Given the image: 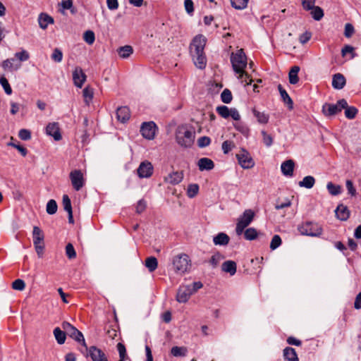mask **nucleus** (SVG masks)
I'll return each instance as SVG.
<instances>
[{
  "instance_id": "24",
  "label": "nucleus",
  "mask_w": 361,
  "mask_h": 361,
  "mask_svg": "<svg viewBox=\"0 0 361 361\" xmlns=\"http://www.w3.org/2000/svg\"><path fill=\"white\" fill-rule=\"evenodd\" d=\"M322 112L326 116H332L340 112V109H338L336 104L326 103L322 106Z\"/></svg>"
},
{
  "instance_id": "19",
  "label": "nucleus",
  "mask_w": 361,
  "mask_h": 361,
  "mask_svg": "<svg viewBox=\"0 0 361 361\" xmlns=\"http://www.w3.org/2000/svg\"><path fill=\"white\" fill-rule=\"evenodd\" d=\"M117 119L122 123L129 120L130 116V109L127 106H121L116 110Z\"/></svg>"
},
{
  "instance_id": "54",
  "label": "nucleus",
  "mask_w": 361,
  "mask_h": 361,
  "mask_svg": "<svg viewBox=\"0 0 361 361\" xmlns=\"http://www.w3.org/2000/svg\"><path fill=\"white\" fill-rule=\"evenodd\" d=\"M15 57L20 61H25L29 59L30 54L26 50L23 49L21 51L16 52L15 54Z\"/></svg>"
},
{
  "instance_id": "42",
  "label": "nucleus",
  "mask_w": 361,
  "mask_h": 361,
  "mask_svg": "<svg viewBox=\"0 0 361 361\" xmlns=\"http://www.w3.org/2000/svg\"><path fill=\"white\" fill-rule=\"evenodd\" d=\"M224 256L219 252L214 254L210 260L209 263L213 267H216L221 260H224Z\"/></svg>"
},
{
  "instance_id": "35",
  "label": "nucleus",
  "mask_w": 361,
  "mask_h": 361,
  "mask_svg": "<svg viewBox=\"0 0 361 361\" xmlns=\"http://www.w3.org/2000/svg\"><path fill=\"white\" fill-rule=\"evenodd\" d=\"M188 350L185 347L174 346L171 350V353L174 357H185Z\"/></svg>"
},
{
  "instance_id": "4",
  "label": "nucleus",
  "mask_w": 361,
  "mask_h": 361,
  "mask_svg": "<svg viewBox=\"0 0 361 361\" xmlns=\"http://www.w3.org/2000/svg\"><path fill=\"white\" fill-rule=\"evenodd\" d=\"M61 329H63L66 331V334L69 336L71 338L74 339L78 343L82 344V345L84 346L85 349H87V346L85 343L83 334L78 329H76L75 326H73L68 322H62Z\"/></svg>"
},
{
  "instance_id": "40",
  "label": "nucleus",
  "mask_w": 361,
  "mask_h": 361,
  "mask_svg": "<svg viewBox=\"0 0 361 361\" xmlns=\"http://www.w3.org/2000/svg\"><path fill=\"white\" fill-rule=\"evenodd\" d=\"M57 203L54 200H50L48 201L46 207V211L47 214H54L57 212Z\"/></svg>"
},
{
  "instance_id": "17",
  "label": "nucleus",
  "mask_w": 361,
  "mask_h": 361,
  "mask_svg": "<svg viewBox=\"0 0 361 361\" xmlns=\"http://www.w3.org/2000/svg\"><path fill=\"white\" fill-rule=\"evenodd\" d=\"M197 166L201 171H210L214 169V164L212 159L203 157L198 160Z\"/></svg>"
},
{
  "instance_id": "43",
  "label": "nucleus",
  "mask_w": 361,
  "mask_h": 361,
  "mask_svg": "<svg viewBox=\"0 0 361 361\" xmlns=\"http://www.w3.org/2000/svg\"><path fill=\"white\" fill-rule=\"evenodd\" d=\"M199 191V185L197 184H190L188 187L187 195L189 197H195Z\"/></svg>"
},
{
  "instance_id": "50",
  "label": "nucleus",
  "mask_w": 361,
  "mask_h": 361,
  "mask_svg": "<svg viewBox=\"0 0 361 361\" xmlns=\"http://www.w3.org/2000/svg\"><path fill=\"white\" fill-rule=\"evenodd\" d=\"M0 84L1 85L2 87L4 88L5 92L10 95L12 93V89L7 80V79L5 77H1L0 78Z\"/></svg>"
},
{
  "instance_id": "32",
  "label": "nucleus",
  "mask_w": 361,
  "mask_h": 361,
  "mask_svg": "<svg viewBox=\"0 0 361 361\" xmlns=\"http://www.w3.org/2000/svg\"><path fill=\"white\" fill-rule=\"evenodd\" d=\"M299 71H300V68L297 66L292 67V68L290 69L289 74H288L289 82L290 84L294 85V84H296L299 81V78L298 76V73Z\"/></svg>"
},
{
  "instance_id": "47",
  "label": "nucleus",
  "mask_w": 361,
  "mask_h": 361,
  "mask_svg": "<svg viewBox=\"0 0 361 361\" xmlns=\"http://www.w3.org/2000/svg\"><path fill=\"white\" fill-rule=\"evenodd\" d=\"M355 49L350 45H345L341 50L342 56H345L347 54H350V59H354L356 56V54L354 51Z\"/></svg>"
},
{
  "instance_id": "44",
  "label": "nucleus",
  "mask_w": 361,
  "mask_h": 361,
  "mask_svg": "<svg viewBox=\"0 0 361 361\" xmlns=\"http://www.w3.org/2000/svg\"><path fill=\"white\" fill-rule=\"evenodd\" d=\"M83 39L87 44L90 45L92 44L95 40V35L94 32L92 30H87L84 33Z\"/></svg>"
},
{
  "instance_id": "18",
  "label": "nucleus",
  "mask_w": 361,
  "mask_h": 361,
  "mask_svg": "<svg viewBox=\"0 0 361 361\" xmlns=\"http://www.w3.org/2000/svg\"><path fill=\"white\" fill-rule=\"evenodd\" d=\"M336 216L341 221H346L350 216L348 208L343 204H339L335 210Z\"/></svg>"
},
{
  "instance_id": "63",
  "label": "nucleus",
  "mask_w": 361,
  "mask_h": 361,
  "mask_svg": "<svg viewBox=\"0 0 361 361\" xmlns=\"http://www.w3.org/2000/svg\"><path fill=\"white\" fill-rule=\"evenodd\" d=\"M311 37L312 33L309 31H306L300 36L299 41L301 44H305L310 39Z\"/></svg>"
},
{
  "instance_id": "62",
  "label": "nucleus",
  "mask_w": 361,
  "mask_h": 361,
  "mask_svg": "<svg viewBox=\"0 0 361 361\" xmlns=\"http://www.w3.org/2000/svg\"><path fill=\"white\" fill-rule=\"evenodd\" d=\"M184 6L186 12L188 14H191L194 11V4L192 0H185L184 1Z\"/></svg>"
},
{
  "instance_id": "16",
  "label": "nucleus",
  "mask_w": 361,
  "mask_h": 361,
  "mask_svg": "<svg viewBox=\"0 0 361 361\" xmlns=\"http://www.w3.org/2000/svg\"><path fill=\"white\" fill-rule=\"evenodd\" d=\"M295 163L292 159H288L281 164L282 173L286 176H293Z\"/></svg>"
},
{
  "instance_id": "14",
  "label": "nucleus",
  "mask_w": 361,
  "mask_h": 361,
  "mask_svg": "<svg viewBox=\"0 0 361 361\" xmlns=\"http://www.w3.org/2000/svg\"><path fill=\"white\" fill-rule=\"evenodd\" d=\"M86 75L81 68L77 67L73 71V80L74 85L79 88H81L86 80Z\"/></svg>"
},
{
  "instance_id": "13",
  "label": "nucleus",
  "mask_w": 361,
  "mask_h": 361,
  "mask_svg": "<svg viewBox=\"0 0 361 361\" xmlns=\"http://www.w3.org/2000/svg\"><path fill=\"white\" fill-rule=\"evenodd\" d=\"M88 350V355L92 361H108L105 353L96 346H90L86 349Z\"/></svg>"
},
{
  "instance_id": "12",
  "label": "nucleus",
  "mask_w": 361,
  "mask_h": 361,
  "mask_svg": "<svg viewBox=\"0 0 361 361\" xmlns=\"http://www.w3.org/2000/svg\"><path fill=\"white\" fill-rule=\"evenodd\" d=\"M153 166L149 161H142L140 164L139 167L137 169V175L140 178H149L153 173Z\"/></svg>"
},
{
  "instance_id": "11",
  "label": "nucleus",
  "mask_w": 361,
  "mask_h": 361,
  "mask_svg": "<svg viewBox=\"0 0 361 361\" xmlns=\"http://www.w3.org/2000/svg\"><path fill=\"white\" fill-rule=\"evenodd\" d=\"M192 295L188 285H181L177 291L176 300L180 303H185Z\"/></svg>"
},
{
  "instance_id": "1",
  "label": "nucleus",
  "mask_w": 361,
  "mask_h": 361,
  "mask_svg": "<svg viewBox=\"0 0 361 361\" xmlns=\"http://www.w3.org/2000/svg\"><path fill=\"white\" fill-rule=\"evenodd\" d=\"M231 62L235 76L240 82L244 86L250 85L252 79L245 71L247 65V61L243 49H237L235 52L231 53Z\"/></svg>"
},
{
  "instance_id": "9",
  "label": "nucleus",
  "mask_w": 361,
  "mask_h": 361,
  "mask_svg": "<svg viewBox=\"0 0 361 361\" xmlns=\"http://www.w3.org/2000/svg\"><path fill=\"white\" fill-rule=\"evenodd\" d=\"M69 176L74 190H81L85 182L82 172L79 169H75L70 173Z\"/></svg>"
},
{
  "instance_id": "55",
  "label": "nucleus",
  "mask_w": 361,
  "mask_h": 361,
  "mask_svg": "<svg viewBox=\"0 0 361 361\" xmlns=\"http://www.w3.org/2000/svg\"><path fill=\"white\" fill-rule=\"evenodd\" d=\"M211 139L207 136L200 137L197 140V145L200 148H203L209 145Z\"/></svg>"
},
{
  "instance_id": "48",
  "label": "nucleus",
  "mask_w": 361,
  "mask_h": 361,
  "mask_svg": "<svg viewBox=\"0 0 361 361\" xmlns=\"http://www.w3.org/2000/svg\"><path fill=\"white\" fill-rule=\"evenodd\" d=\"M357 112H358V111H357V109L355 107H354V106H348L345 110V116L348 119H353V118H354L356 116Z\"/></svg>"
},
{
  "instance_id": "26",
  "label": "nucleus",
  "mask_w": 361,
  "mask_h": 361,
  "mask_svg": "<svg viewBox=\"0 0 361 361\" xmlns=\"http://www.w3.org/2000/svg\"><path fill=\"white\" fill-rule=\"evenodd\" d=\"M278 89L283 102L288 105L289 109H292L293 108V102L292 99L290 97L287 92L283 88L281 85H278Z\"/></svg>"
},
{
  "instance_id": "38",
  "label": "nucleus",
  "mask_w": 361,
  "mask_h": 361,
  "mask_svg": "<svg viewBox=\"0 0 361 361\" xmlns=\"http://www.w3.org/2000/svg\"><path fill=\"white\" fill-rule=\"evenodd\" d=\"M231 6L237 10H243L247 6L249 0H230Z\"/></svg>"
},
{
  "instance_id": "39",
  "label": "nucleus",
  "mask_w": 361,
  "mask_h": 361,
  "mask_svg": "<svg viewBox=\"0 0 361 361\" xmlns=\"http://www.w3.org/2000/svg\"><path fill=\"white\" fill-rule=\"evenodd\" d=\"M311 15L315 20H320L324 16V12L320 7L314 6L311 9Z\"/></svg>"
},
{
  "instance_id": "21",
  "label": "nucleus",
  "mask_w": 361,
  "mask_h": 361,
  "mask_svg": "<svg viewBox=\"0 0 361 361\" xmlns=\"http://www.w3.org/2000/svg\"><path fill=\"white\" fill-rule=\"evenodd\" d=\"M183 178V173L181 171H174L168 175L165 178L166 182L172 184L177 185L182 181Z\"/></svg>"
},
{
  "instance_id": "41",
  "label": "nucleus",
  "mask_w": 361,
  "mask_h": 361,
  "mask_svg": "<svg viewBox=\"0 0 361 361\" xmlns=\"http://www.w3.org/2000/svg\"><path fill=\"white\" fill-rule=\"evenodd\" d=\"M231 117L232 119H233L235 121H239L240 120V115L239 114V111L235 108H230L228 109L227 107V118Z\"/></svg>"
},
{
  "instance_id": "22",
  "label": "nucleus",
  "mask_w": 361,
  "mask_h": 361,
  "mask_svg": "<svg viewBox=\"0 0 361 361\" xmlns=\"http://www.w3.org/2000/svg\"><path fill=\"white\" fill-rule=\"evenodd\" d=\"M345 78L341 73H336L333 76L332 86L334 89L341 90L345 85Z\"/></svg>"
},
{
  "instance_id": "30",
  "label": "nucleus",
  "mask_w": 361,
  "mask_h": 361,
  "mask_svg": "<svg viewBox=\"0 0 361 361\" xmlns=\"http://www.w3.org/2000/svg\"><path fill=\"white\" fill-rule=\"evenodd\" d=\"M117 51L121 58L127 59L133 54V49L131 46L126 45L119 47Z\"/></svg>"
},
{
  "instance_id": "37",
  "label": "nucleus",
  "mask_w": 361,
  "mask_h": 361,
  "mask_svg": "<svg viewBox=\"0 0 361 361\" xmlns=\"http://www.w3.org/2000/svg\"><path fill=\"white\" fill-rule=\"evenodd\" d=\"M254 116L257 118V121L260 123L265 124L269 121V116L265 114L264 112H260L255 109H252Z\"/></svg>"
},
{
  "instance_id": "29",
  "label": "nucleus",
  "mask_w": 361,
  "mask_h": 361,
  "mask_svg": "<svg viewBox=\"0 0 361 361\" xmlns=\"http://www.w3.org/2000/svg\"><path fill=\"white\" fill-rule=\"evenodd\" d=\"M315 183V179L312 176H307L303 178V179L299 182L298 185L301 188H305L307 189L312 188Z\"/></svg>"
},
{
  "instance_id": "58",
  "label": "nucleus",
  "mask_w": 361,
  "mask_h": 361,
  "mask_svg": "<svg viewBox=\"0 0 361 361\" xmlns=\"http://www.w3.org/2000/svg\"><path fill=\"white\" fill-rule=\"evenodd\" d=\"M147 207V202L143 200H140L135 207V211L137 214L142 213Z\"/></svg>"
},
{
  "instance_id": "15",
  "label": "nucleus",
  "mask_w": 361,
  "mask_h": 361,
  "mask_svg": "<svg viewBox=\"0 0 361 361\" xmlns=\"http://www.w3.org/2000/svg\"><path fill=\"white\" fill-rule=\"evenodd\" d=\"M46 133L47 135L54 137L55 140H60L61 135L58 123H50L46 127Z\"/></svg>"
},
{
  "instance_id": "23",
  "label": "nucleus",
  "mask_w": 361,
  "mask_h": 361,
  "mask_svg": "<svg viewBox=\"0 0 361 361\" xmlns=\"http://www.w3.org/2000/svg\"><path fill=\"white\" fill-rule=\"evenodd\" d=\"M32 238H33V245L44 243V232L39 227H38L37 226H35L33 227Z\"/></svg>"
},
{
  "instance_id": "8",
  "label": "nucleus",
  "mask_w": 361,
  "mask_h": 361,
  "mask_svg": "<svg viewBox=\"0 0 361 361\" xmlns=\"http://www.w3.org/2000/svg\"><path fill=\"white\" fill-rule=\"evenodd\" d=\"M238 164L244 169H249L255 166V161L250 155V153L242 149L238 153L235 154Z\"/></svg>"
},
{
  "instance_id": "34",
  "label": "nucleus",
  "mask_w": 361,
  "mask_h": 361,
  "mask_svg": "<svg viewBox=\"0 0 361 361\" xmlns=\"http://www.w3.org/2000/svg\"><path fill=\"white\" fill-rule=\"evenodd\" d=\"M329 192L334 196L338 195L342 192V188L339 185H335L331 182H329L326 185Z\"/></svg>"
},
{
  "instance_id": "61",
  "label": "nucleus",
  "mask_w": 361,
  "mask_h": 361,
  "mask_svg": "<svg viewBox=\"0 0 361 361\" xmlns=\"http://www.w3.org/2000/svg\"><path fill=\"white\" fill-rule=\"evenodd\" d=\"M263 136V142L267 147H270L273 143V138L270 135H268L265 131H262Z\"/></svg>"
},
{
  "instance_id": "45",
  "label": "nucleus",
  "mask_w": 361,
  "mask_h": 361,
  "mask_svg": "<svg viewBox=\"0 0 361 361\" xmlns=\"http://www.w3.org/2000/svg\"><path fill=\"white\" fill-rule=\"evenodd\" d=\"M213 242L216 245H226V233H219L217 235L214 237Z\"/></svg>"
},
{
  "instance_id": "52",
  "label": "nucleus",
  "mask_w": 361,
  "mask_h": 361,
  "mask_svg": "<svg viewBox=\"0 0 361 361\" xmlns=\"http://www.w3.org/2000/svg\"><path fill=\"white\" fill-rule=\"evenodd\" d=\"M51 58L54 61L59 63L63 59V53L59 49L56 48L54 49Z\"/></svg>"
},
{
  "instance_id": "10",
  "label": "nucleus",
  "mask_w": 361,
  "mask_h": 361,
  "mask_svg": "<svg viewBox=\"0 0 361 361\" xmlns=\"http://www.w3.org/2000/svg\"><path fill=\"white\" fill-rule=\"evenodd\" d=\"M157 126L154 122H145L140 128L142 135L147 140H153L155 136Z\"/></svg>"
},
{
  "instance_id": "36",
  "label": "nucleus",
  "mask_w": 361,
  "mask_h": 361,
  "mask_svg": "<svg viewBox=\"0 0 361 361\" xmlns=\"http://www.w3.org/2000/svg\"><path fill=\"white\" fill-rule=\"evenodd\" d=\"M243 233H244V238L247 240H253L256 239L258 235L257 230L254 228H247Z\"/></svg>"
},
{
  "instance_id": "56",
  "label": "nucleus",
  "mask_w": 361,
  "mask_h": 361,
  "mask_svg": "<svg viewBox=\"0 0 361 361\" xmlns=\"http://www.w3.org/2000/svg\"><path fill=\"white\" fill-rule=\"evenodd\" d=\"M63 206L65 211L70 212L72 210L71 202L68 195H63Z\"/></svg>"
},
{
  "instance_id": "64",
  "label": "nucleus",
  "mask_w": 361,
  "mask_h": 361,
  "mask_svg": "<svg viewBox=\"0 0 361 361\" xmlns=\"http://www.w3.org/2000/svg\"><path fill=\"white\" fill-rule=\"evenodd\" d=\"M315 4V0H302V5L304 9L307 11L311 10Z\"/></svg>"
},
{
  "instance_id": "2",
  "label": "nucleus",
  "mask_w": 361,
  "mask_h": 361,
  "mask_svg": "<svg viewBox=\"0 0 361 361\" xmlns=\"http://www.w3.org/2000/svg\"><path fill=\"white\" fill-rule=\"evenodd\" d=\"M207 37L199 34L195 35L190 44V53L195 66L199 69H204L207 65V57L204 47L207 44Z\"/></svg>"
},
{
  "instance_id": "49",
  "label": "nucleus",
  "mask_w": 361,
  "mask_h": 361,
  "mask_svg": "<svg viewBox=\"0 0 361 361\" xmlns=\"http://www.w3.org/2000/svg\"><path fill=\"white\" fill-rule=\"evenodd\" d=\"M281 238L279 235H274L270 243V248L272 250H276L281 245Z\"/></svg>"
},
{
  "instance_id": "51",
  "label": "nucleus",
  "mask_w": 361,
  "mask_h": 361,
  "mask_svg": "<svg viewBox=\"0 0 361 361\" xmlns=\"http://www.w3.org/2000/svg\"><path fill=\"white\" fill-rule=\"evenodd\" d=\"M117 350L119 353V361H125L126 357V346L122 343H118L117 344Z\"/></svg>"
},
{
  "instance_id": "28",
  "label": "nucleus",
  "mask_w": 361,
  "mask_h": 361,
  "mask_svg": "<svg viewBox=\"0 0 361 361\" xmlns=\"http://www.w3.org/2000/svg\"><path fill=\"white\" fill-rule=\"evenodd\" d=\"M82 96L86 105L89 106L94 96V90L90 86L85 87L82 90Z\"/></svg>"
},
{
  "instance_id": "60",
  "label": "nucleus",
  "mask_w": 361,
  "mask_h": 361,
  "mask_svg": "<svg viewBox=\"0 0 361 361\" xmlns=\"http://www.w3.org/2000/svg\"><path fill=\"white\" fill-rule=\"evenodd\" d=\"M355 32L354 27L350 23H346L345 25V31L344 35L345 37L349 38Z\"/></svg>"
},
{
  "instance_id": "6",
  "label": "nucleus",
  "mask_w": 361,
  "mask_h": 361,
  "mask_svg": "<svg viewBox=\"0 0 361 361\" xmlns=\"http://www.w3.org/2000/svg\"><path fill=\"white\" fill-rule=\"evenodd\" d=\"M173 266L176 272L184 274L190 267L188 255L186 254H179L173 258Z\"/></svg>"
},
{
  "instance_id": "57",
  "label": "nucleus",
  "mask_w": 361,
  "mask_h": 361,
  "mask_svg": "<svg viewBox=\"0 0 361 361\" xmlns=\"http://www.w3.org/2000/svg\"><path fill=\"white\" fill-rule=\"evenodd\" d=\"M236 272V264L231 260H227V273L233 276Z\"/></svg>"
},
{
  "instance_id": "33",
  "label": "nucleus",
  "mask_w": 361,
  "mask_h": 361,
  "mask_svg": "<svg viewBox=\"0 0 361 361\" xmlns=\"http://www.w3.org/2000/svg\"><path fill=\"white\" fill-rule=\"evenodd\" d=\"M15 61V59L13 58L11 59H7L4 60L1 63V67L5 71H13V70H17L20 68V65L14 67L13 62Z\"/></svg>"
},
{
  "instance_id": "53",
  "label": "nucleus",
  "mask_w": 361,
  "mask_h": 361,
  "mask_svg": "<svg viewBox=\"0 0 361 361\" xmlns=\"http://www.w3.org/2000/svg\"><path fill=\"white\" fill-rule=\"evenodd\" d=\"M12 288L17 290H23L25 288V283L22 279H16L12 283Z\"/></svg>"
},
{
  "instance_id": "27",
  "label": "nucleus",
  "mask_w": 361,
  "mask_h": 361,
  "mask_svg": "<svg viewBox=\"0 0 361 361\" xmlns=\"http://www.w3.org/2000/svg\"><path fill=\"white\" fill-rule=\"evenodd\" d=\"M53 334L58 344L62 345L65 343L66 333L63 329L62 330L59 327H56L53 331Z\"/></svg>"
},
{
  "instance_id": "59",
  "label": "nucleus",
  "mask_w": 361,
  "mask_h": 361,
  "mask_svg": "<svg viewBox=\"0 0 361 361\" xmlns=\"http://www.w3.org/2000/svg\"><path fill=\"white\" fill-rule=\"evenodd\" d=\"M18 137L23 140H29L31 138V133L27 129H21L18 133Z\"/></svg>"
},
{
  "instance_id": "25",
  "label": "nucleus",
  "mask_w": 361,
  "mask_h": 361,
  "mask_svg": "<svg viewBox=\"0 0 361 361\" xmlns=\"http://www.w3.org/2000/svg\"><path fill=\"white\" fill-rule=\"evenodd\" d=\"M285 361H299L295 350L290 347H286L283 350Z\"/></svg>"
},
{
  "instance_id": "3",
  "label": "nucleus",
  "mask_w": 361,
  "mask_h": 361,
  "mask_svg": "<svg viewBox=\"0 0 361 361\" xmlns=\"http://www.w3.org/2000/svg\"><path fill=\"white\" fill-rule=\"evenodd\" d=\"M195 133L185 127H178L176 133L177 143L185 148L190 147L193 144Z\"/></svg>"
},
{
  "instance_id": "46",
  "label": "nucleus",
  "mask_w": 361,
  "mask_h": 361,
  "mask_svg": "<svg viewBox=\"0 0 361 361\" xmlns=\"http://www.w3.org/2000/svg\"><path fill=\"white\" fill-rule=\"evenodd\" d=\"M66 255L70 259L76 257V252L74 249L73 245L71 243H68L66 246Z\"/></svg>"
},
{
  "instance_id": "5",
  "label": "nucleus",
  "mask_w": 361,
  "mask_h": 361,
  "mask_svg": "<svg viewBox=\"0 0 361 361\" xmlns=\"http://www.w3.org/2000/svg\"><path fill=\"white\" fill-rule=\"evenodd\" d=\"M255 212L252 209H246L238 219L235 232L238 235L243 234L245 228L253 221Z\"/></svg>"
},
{
  "instance_id": "31",
  "label": "nucleus",
  "mask_w": 361,
  "mask_h": 361,
  "mask_svg": "<svg viewBox=\"0 0 361 361\" xmlns=\"http://www.w3.org/2000/svg\"><path fill=\"white\" fill-rule=\"evenodd\" d=\"M145 267L148 269L149 271L152 272L155 271L158 267V262L156 257H149L145 259Z\"/></svg>"
},
{
  "instance_id": "20",
  "label": "nucleus",
  "mask_w": 361,
  "mask_h": 361,
  "mask_svg": "<svg viewBox=\"0 0 361 361\" xmlns=\"http://www.w3.org/2000/svg\"><path fill=\"white\" fill-rule=\"evenodd\" d=\"M54 19L52 17L47 13H42L39 15L38 23L40 28L46 30L49 24L54 23Z\"/></svg>"
},
{
  "instance_id": "7",
  "label": "nucleus",
  "mask_w": 361,
  "mask_h": 361,
  "mask_svg": "<svg viewBox=\"0 0 361 361\" xmlns=\"http://www.w3.org/2000/svg\"><path fill=\"white\" fill-rule=\"evenodd\" d=\"M298 229L302 235L310 236H319L322 232L321 226L312 222H306L300 226Z\"/></svg>"
}]
</instances>
